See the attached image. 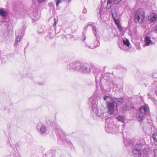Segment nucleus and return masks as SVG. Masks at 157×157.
Masks as SVG:
<instances>
[{"label":"nucleus","mask_w":157,"mask_h":157,"mask_svg":"<svg viewBox=\"0 0 157 157\" xmlns=\"http://www.w3.org/2000/svg\"><path fill=\"white\" fill-rule=\"evenodd\" d=\"M103 98L106 101L108 112L110 114H117V103L120 104L124 102L122 98H115L113 99L109 97L105 96Z\"/></svg>","instance_id":"obj_1"},{"label":"nucleus","mask_w":157,"mask_h":157,"mask_svg":"<svg viewBox=\"0 0 157 157\" xmlns=\"http://www.w3.org/2000/svg\"><path fill=\"white\" fill-rule=\"evenodd\" d=\"M67 67L69 69L79 70L84 73H89L91 71L90 68L88 64L81 63L76 61L69 63Z\"/></svg>","instance_id":"obj_2"},{"label":"nucleus","mask_w":157,"mask_h":157,"mask_svg":"<svg viewBox=\"0 0 157 157\" xmlns=\"http://www.w3.org/2000/svg\"><path fill=\"white\" fill-rule=\"evenodd\" d=\"M91 111V114L93 117L98 116L101 119H104L105 120H106L107 119L105 114L104 113V111L101 109L99 111L97 103L94 100H92Z\"/></svg>","instance_id":"obj_3"},{"label":"nucleus","mask_w":157,"mask_h":157,"mask_svg":"<svg viewBox=\"0 0 157 157\" xmlns=\"http://www.w3.org/2000/svg\"><path fill=\"white\" fill-rule=\"evenodd\" d=\"M88 26H91L93 29V33L96 36V39L91 43L90 45L89 46V48L93 49L99 46L100 45V42L99 40L97 38V34L98 32V29L96 27L95 24L94 23L89 22L88 24Z\"/></svg>","instance_id":"obj_4"},{"label":"nucleus","mask_w":157,"mask_h":157,"mask_svg":"<svg viewBox=\"0 0 157 157\" xmlns=\"http://www.w3.org/2000/svg\"><path fill=\"white\" fill-rule=\"evenodd\" d=\"M145 17V12L142 9L137 10L134 13V20L136 23H142Z\"/></svg>","instance_id":"obj_5"},{"label":"nucleus","mask_w":157,"mask_h":157,"mask_svg":"<svg viewBox=\"0 0 157 157\" xmlns=\"http://www.w3.org/2000/svg\"><path fill=\"white\" fill-rule=\"evenodd\" d=\"M105 130L108 133H117L120 132L118 127H117L112 121L105 122Z\"/></svg>","instance_id":"obj_6"},{"label":"nucleus","mask_w":157,"mask_h":157,"mask_svg":"<svg viewBox=\"0 0 157 157\" xmlns=\"http://www.w3.org/2000/svg\"><path fill=\"white\" fill-rule=\"evenodd\" d=\"M122 41L123 44H119V47L120 48L124 51H128L129 50V47L130 45V43L129 40L127 39H122Z\"/></svg>","instance_id":"obj_7"},{"label":"nucleus","mask_w":157,"mask_h":157,"mask_svg":"<svg viewBox=\"0 0 157 157\" xmlns=\"http://www.w3.org/2000/svg\"><path fill=\"white\" fill-rule=\"evenodd\" d=\"M112 15L115 23L117 25L118 27L119 28L120 20L119 16L117 14L116 11L114 10H112Z\"/></svg>","instance_id":"obj_8"},{"label":"nucleus","mask_w":157,"mask_h":157,"mask_svg":"<svg viewBox=\"0 0 157 157\" xmlns=\"http://www.w3.org/2000/svg\"><path fill=\"white\" fill-rule=\"evenodd\" d=\"M139 111L143 114H144L147 115H148L150 113L149 107L147 104H145L144 105L141 107L139 109Z\"/></svg>","instance_id":"obj_9"},{"label":"nucleus","mask_w":157,"mask_h":157,"mask_svg":"<svg viewBox=\"0 0 157 157\" xmlns=\"http://www.w3.org/2000/svg\"><path fill=\"white\" fill-rule=\"evenodd\" d=\"M37 128L38 132L41 135L45 133L47 130L46 126L43 124L38 125Z\"/></svg>","instance_id":"obj_10"},{"label":"nucleus","mask_w":157,"mask_h":157,"mask_svg":"<svg viewBox=\"0 0 157 157\" xmlns=\"http://www.w3.org/2000/svg\"><path fill=\"white\" fill-rule=\"evenodd\" d=\"M121 0H108L107 2L106 8L110 9L112 6L118 4Z\"/></svg>","instance_id":"obj_11"},{"label":"nucleus","mask_w":157,"mask_h":157,"mask_svg":"<svg viewBox=\"0 0 157 157\" xmlns=\"http://www.w3.org/2000/svg\"><path fill=\"white\" fill-rule=\"evenodd\" d=\"M132 153L134 156L135 157H140L141 155V151L138 149L133 148H132Z\"/></svg>","instance_id":"obj_12"},{"label":"nucleus","mask_w":157,"mask_h":157,"mask_svg":"<svg viewBox=\"0 0 157 157\" xmlns=\"http://www.w3.org/2000/svg\"><path fill=\"white\" fill-rule=\"evenodd\" d=\"M145 45L148 46L150 45H152L155 44L151 40L149 36H146L145 38Z\"/></svg>","instance_id":"obj_13"},{"label":"nucleus","mask_w":157,"mask_h":157,"mask_svg":"<svg viewBox=\"0 0 157 157\" xmlns=\"http://www.w3.org/2000/svg\"><path fill=\"white\" fill-rule=\"evenodd\" d=\"M148 19L151 22H154L157 20V14L156 13H151L148 17Z\"/></svg>","instance_id":"obj_14"},{"label":"nucleus","mask_w":157,"mask_h":157,"mask_svg":"<svg viewBox=\"0 0 157 157\" xmlns=\"http://www.w3.org/2000/svg\"><path fill=\"white\" fill-rule=\"evenodd\" d=\"M144 144L141 143L140 141L137 142L136 144L134 146L133 148L138 149L140 150H141L144 146Z\"/></svg>","instance_id":"obj_15"},{"label":"nucleus","mask_w":157,"mask_h":157,"mask_svg":"<svg viewBox=\"0 0 157 157\" xmlns=\"http://www.w3.org/2000/svg\"><path fill=\"white\" fill-rule=\"evenodd\" d=\"M40 12L37 11L33 12V19L35 20H38L40 17Z\"/></svg>","instance_id":"obj_16"},{"label":"nucleus","mask_w":157,"mask_h":157,"mask_svg":"<svg viewBox=\"0 0 157 157\" xmlns=\"http://www.w3.org/2000/svg\"><path fill=\"white\" fill-rule=\"evenodd\" d=\"M137 119L140 122H142L145 118V116L143 113H139L136 115Z\"/></svg>","instance_id":"obj_17"},{"label":"nucleus","mask_w":157,"mask_h":157,"mask_svg":"<svg viewBox=\"0 0 157 157\" xmlns=\"http://www.w3.org/2000/svg\"><path fill=\"white\" fill-rule=\"evenodd\" d=\"M0 15L2 17H6L7 15V13L4 9H0Z\"/></svg>","instance_id":"obj_18"},{"label":"nucleus","mask_w":157,"mask_h":157,"mask_svg":"<svg viewBox=\"0 0 157 157\" xmlns=\"http://www.w3.org/2000/svg\"><path fill=\"white\" fill-rule=\"evenodd\" d=\"M16 38L15 40L16 43H17L18 42H20L21 39V37L20 36L17 35V33H16Z\"/></svg>","instance_id":"obj_19"},{"label":"nucleus","mask_w":157,"mask_h":157,"mask_svg":"<svg viewBox=\"0 0 157 157\" xmlns=\"http://www.w3.org/2000/svg\"><path fill=\"white\" fill-rule=\"evenodd\" d=\"M152 138L153 139H155L157 138V131H155L152 134L151 136Z\"/></svg>","instance_id":"obj_20"},{"label":"nucleus","mask_w":157,"mask_h":157,"mask_svg":"<svg viewBox=\"0 0 157 157\" xmlns=\"http://www.w3.org/2000/svg\"><path fill=\"white\" fill-rule=\"evenodd\" d=\"M117 120L119 121L123 122L124 118L122 116H119L117 117Z\"/></svg>","instance_id":"obj_21"},{"label":"nucleus","mask_w":157,"mask_h":157,"mask_svg":"<svg viewBox=\"0 0 157 157\" xmlns=\"http://www.w3.org/2000/svg\"><path fill=\"white\" fill-rule=\"evenodd\" d=\"M128 105H124L122 107V108L124 110H126L128 109Z\"/></svg>","instance_id":"obj_22"},{"label":"nucleus","mask_w":157,"mask_h":157,"mask_svg":"<svg viewBox=\"0 0 157 157\" xmlns=\"http://www.w3.org/2000/svg\"><path fill=\"white\" fill-rule=\"evenodd\" d=\"M154 157H157V149H154Z\"/></svg>","instance_id":"obj_23"},{"label":"nucleus","mask_w":157,"mask_h":157,"mask_svg":"<svg viewBox=\"0 0 157 157\" xmlns=\"http://www.w3.org/2000/svg\"><path fill=\"white\" fill-rule=\"evenodd\" d=\"M62 0H55L56 2V4L57 7L58 6L59 3H61Z\"/></svg>","instance_id":"obj_24"},{"label":"nucleus","mask_w":157,"mask_h":157,"mask_svg":"<svg viewBox=\"0 0 157 157\" xmlns=\"http://www.w3.org/2000/svg\"><path fill=\"white\" fill-rule=\"evenodd\" d=\"M130 141L129 140H124V144L126 145H128V144L126 143V142L128 143V144H129Z\"/></svg>","instance_id":"obj_25"},{"label":"nucleus","mask_w":157,"mask_h":157,"mask_svg":"<svg viewBox=\"0 0 157 157\" xmlns=\"http://www.w3.org/2000/svg\"><path fill=\"white\" fill-rule=\"evenodd\" d=\"M154 140V143L155 145H157V138L155 139H153Z\"/></svg>","instance_id":"obj_26"},{"label":"nucleus","mask_w":157,"mask_h":157,"mask_svg":"<svg viewBox=\"0 0 157 157\" xmlns=\"http://www.w3.org/2000/svg\"><path fill=\"white\" fill-rule=\"evenodd\" d=\"M45 0H37V1L39 3H41L44 2Z\"/></svg>","instance_id":"obj_27"},{"label":"nucleus","mask_w":157,"mask_h":157,"mask_svg":"<svg viewBox=\"0 0 157 157\" xmlns=\"http://www.w3.org/2000/svg\"><path fill=\"white\" fill-rule=\"evenodd\" d=\"M86 39V36L85 35H83L82 37V40H85Z\"/></svg>","instance_id":"obj_28"},{"label":"nucleus","mask_w":157,"mask_h":157,"mask_svg":"<svg viewBox=\"0 0 157 157\" xmlns=\"http://www.w3.org/2000/svg\"><path fill=\"white\" fill-rule=\"evenodd\" d=\"M56 18H54V22L53 24L54 26L55 25H56Z\"/></svg>","instance_id":"obj_29"},{"label":"nucleus","mask_w":157,"mask_h":157,"mask_svg":"<svg viewBox=\"0 0 157 157\" xmlns=\"http://www.w3.org/2000/svg\"><path fill=\"white\" fill-rule=\"evenodd\" d=\"M109 83L110 82L111 83H109L110 86L111 85H113V82H112V80H111V81L109 80Z\"/></svg>","instance_id":"obj_30"},{"label":"nucleus","mask_w":157,"mask_h":157,"mask_svg":"<svg viewBox=\"0 0 157 157\" xmlns=\"http://www.w3.org/2000/svg\"><path fill=\"white\" fill-rule=\"evenodd\" d=\"M83 12L84 13H86V9H84L83 10Z\"/></svg>","instance_id":"obj_31"},{"label":"nucleus","mask_w":157,"mask_h":157,"mask_svg":"<svg viewBox=\"0 0 157 157\" xmlns=\"http://www.w3.org/2000/svg\"><path fill=\"white\" fill-rule=\"evenodd\" d=\"M53 4L52 3V2H51L49 3V5H52Z\"/></svg>","instance_id":"obj_32"},{"label":"nucleus","mask_w":157,"mask_h":157,"mask_svg":"<svg viewBox=\"0 0 157 157\" xmlns=\"http://www.w3.org/2000/svg\"><path fill=\"white\" fill-rule=\"evenodd\" d=\"M40 84L41 85H44V82H43L42 83Z\"/></svg>","instance_id":"obj_33"},{"label":"nucleus","mask_w":157,"mask_h":157,"mask_svg":"<svg viewBox=\"0 0 157 157\" xmlns=\"http://www.w3.org/2000/svg\"><path fill=\"white\" fill-rule=\"evenodd\" d=\"M18 146V145L17 144H16V147L17 148V147Z\"/></svg>","instance_id":"obj_34"},{"label":"nucleus","mask_w":157,"mask_h":157,"mask_svg":"<svg viewBox=\"0 0 157 157\" xmlns=\"http://www.w3.org/2000/svg\"><path fill=\"white\" fill-rule=\"evenodd\" d=\"M147 95H148V96H149L150 95V94L149 93H147Z\"/></svg>","instance_id":"obj_35"},{"label":"nucleus","mask_w":157,"mask_h":157,"mask_svg":"<svg viewBox=\"0 0 157 157\" xmlns=\"http://www.w3.org/2000/svg\"><path fill=\"white\" fill-rule=\"evenodd\" d=\"M96 83H97V80L96 79Z\"/></svg>","instance_id":"obj_36"},{"label":"nucleus","mask_w":157,"mask_h":157,"mask_svg":"<svg viewBox=\"0 0 157 157\" xmlns=\"http://www.w3.org/2000/svg\"><path fill=\"white\" fill-rule=\"evenodd\" d=\"M156 32L157 33V29H156Z\"/></svg>","instance_id":"obj_37"},{"label":"nucleus","mask_w":157,"mask_h":157,"mask_svg":"<svg viewBox=\"0 0 157 157\" xmlns=\"http://www.w3.org/2000/svg\"><path fill=\"white\" fill-rule=\"evenodd\" d=\"M109 119H107V120L108 121V120H109Z\"/></svg>","instance_id":"obj_38"}]
</instances>
